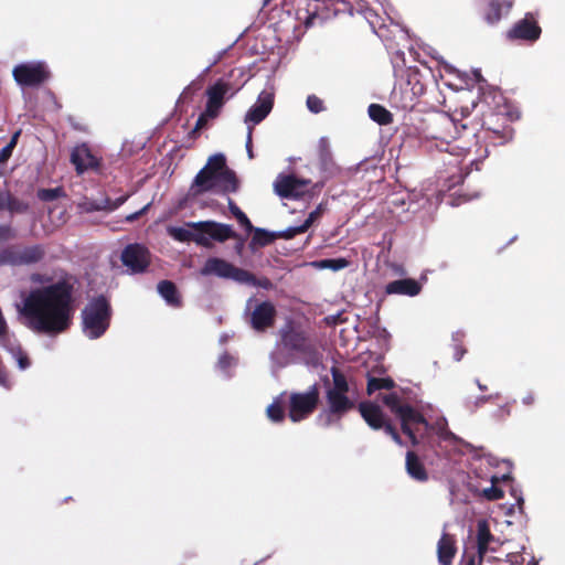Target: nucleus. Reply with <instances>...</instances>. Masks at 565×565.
Here are the masks:
<instances>
[{
    "instance_id": "49",
    "label": "nucleus",
    "mask_w": 565,
    "mask_h": 565,
    "mask_svg": "<svg viewBox=\"0 0 565 565\" xmlns=\"http://www.w3.org/2000/svg\"><path fill=\"white\" fill-rule=\"evenodd\" d=\"M58 189H42L39 191L38 196L42 201H53L57 198Z\"/></svg>"
},
{
    "instance_id": "28",
    "label": "nucleus",
    "mask_w": 565,
    "mask_h": 565,
    "mask_svg": "<svg viewBox=\"0 0 565 565\" xmlns=\"http://www.w3.org/2000/svg\"><path fill=\"white\" fill-rule=\"evenodd\" d=\"M492 542H494V536L490 532L488 522L479 520L477 524V543L480 558L488 552Z\"/></svg>"
},
{
    "instance_id": "48",
    "label": "nucleus",
    "mask_w": 565,
    "mask_h": 565,
    "mask_svg": "<svg viewBox=\"0 0 565 565\" xmlns=\"http://www.w3.org/2000/svg\"><path fill=\"white\" fill-rule=\"evenodd\" d=\"M252 285L255 287L266 289V290H270L274 288V284L268 277L257 278L255 275H254V281H252Z\"/></svg>"
},
{
    "instance_id": "24",
    "label": "nucleus",
    "mask_w": 565,
    "mask_h": 565,
    "mask_svg": "<svg viewBox=\"0 0 565 565\" xmlns=\"http://www.w3.org/2000/svg\"><path fill=\"white\" fill-rule=\"evenodd\" d=\"M422 291V285L413 278L397 279L385 286L387 295H404L415 297Z\"/></svg>"
},
{
    "instance_id": "64",
    "label": "nucleus",
    "mask_w": 565,
    "mask_h": 565,
    "mask_svg": "<svg viewBox=\"0 0 565 565\" xmlns=\"http://www.w3.org/2000/svg\"><path fill=\"white\" fill-rule=\"evenodd\" d=\"M236 238H239V242H238V244L236 246V249H237V252H241V249L243 247V244H244V241L238 235H237Z\"/></svg>"
},
{
    "instance_id": "60",
    "label": "nucleus",
    "mask_w": 565,
    "mask_h": 565,
    "mask_svg": "<svg viewBox=\"0 0 565 565\" xmlns=\"http://www.w3.org/2000/svg\"><path fill=\"white\" fill-rule=\"evenodd\" d=\"M534 401V396L532 394H527L523 397L522 402L524 405H531Z\"/></svg>"
},
{
    "instance_id": "62",
    "label": "nucleus",
    "mask_w": 565,
    "mask_h": 565,
    "mask_svg": "<svg viewBox=\"0 0 565 565\" xmlns=\"http://www.w3.org/2000/svg\"><path fill=\"white\" fill-rule=\"evenodd\" d=\"M246 149H247L249 158H253L252 143L248 145V138L246 139Z\"/></svg>"
},
{
    "instance_id": "63",
    "label": "nucleus",
    "mask_w": 565,
    "mask_h": 565,
    "mask_svg": "<svg viewBox=\"0 0 565 565\" xmlns=\"http://www.w3.org/2000/svg\"><path fill=\"white\" fill-rule=\"evenodd\" d=\"M316 19V15H311L306 20V26L309 28L312 24V21Z\"/></svg>"
},
{
    "instance_id": "8",
    "label": "nucleus",
    "mask_w": 565,
    "mask_h": 565,
    "mask_svg": "<svg viewBox=\"0 0 565 565\" xmlns=\"http://www.w3.org/2000/svg\"><path fill=\"white\" fill-rule=\"evenodd\" d=\"M311 180L300 179L295 174L280 173L274 182V190L277 195L282 199L298 200L305 195L312 196L316 192H319L323 184L315 183L311 188Z\"/></svg>"
},
{
    "instance_id": "2",
    "label": "nucleus",
    "mask_w": 565,
    "mask_h": 565,
    "mask_svg": "<svg viewBox=\"0 0 565 565\" xmlns=\"http://www.w3.org/2000/svg\"><path fill=\"white\" fill-rule=\"evenodd\" d=\"M332 382L326 381V408L319 414L322 426H331L354 409L360 394L356 384L349 381L334 365L331 367Z\"/></svg>"
},
{
    "instance_id": "17",
    "label": "nucleus",
    "mask_w": 565,
    "mask_h": 565,
    "mask_svg": "<svg viewBox=\"0 0 565 565\" xmlns=\"http://www.w3.org/2000/svg\"><path fill=\"white\" fill-rule=\"evenodd\" d=\"M541 33L542 29L535 20V17L533 13L529 12L523 19L514 23V25L508 31L507 38L512 41L520 40L533 43L540 39Z\"/></svg>"
},
{
    "instance_id": "19",
    "label": "nucleus",
    "mask_w": 565,
    "mask_h": 565,
    "mask_svg": "<svg viewBox=\"0 0 565 565\" xmlns=\"http://www.w3.org/2000/svg\"><path fill=\"white\" fill-rule=\"evenodd\" d=\"M220 183L221 177L206 167H203L194 177L189 188L186 199H194L206 192L216 193V189H220Z\"/></svg>"
},
{
    "instance_id": "18",
    "label": "nucleus",
    "mask_w": 565,
    "mask_h": 565,
    "mask_svg": "<svg viewBox=\"0 0 565 565\" xmlns=\"http://www.w3.org/2000/svg\"><path fill=\"white\" fill-rule=\"evenodd\" d=\"M359 411L363 419L369 424L373 429L384 428L385 433L390 435L394 441L401 444V438L396 430L392 427L391 424H386L384 420V415L379 405H375L371 402H363L359 404Z\"/></svg>"
},
{
    "instance_id": "4",
    "label": "nucleus",
    "mask_w": 565,
    "mask_h": 565,
    "mask_svg": "<svg viewBox=\"0 0 565 565\" xmlns=\"http://www.w3.org/2000/svg\"><path fill=\"white\" fill-rule=\"evenodd\" d=\"M186 227L169 226L167 232L169 236L178 242H194L196 245L206 248L212 246L211 241L224 243L237 237V233L231 225L215 221L189 222Z\"/></svg>"
},
{
    "instance_id": "3",
    "label": "nucleus",
    "mask_w": 565,
    "mask_h": 565,
    "mask_svg": "<svg viewBox=\"0 0 565 565\" xmlns=\"http://www.w3.org/2000/svg\"><path fill=\"white\" fill-rule=\"evenodd\" d=\"M493 104L487 102L481 105L480 129L473 132L478 140H482L486 146H502L513 139L514 129L511 122L514 120L510 106L502 97Z\"/></svg>"
},
{
    "instance_id": "15",
    "label": "nucleus",
    "mask_w": 565,
    "mask_h": 565,
    "mask_svg": "<svg viewBox=\"0 0 565 565\" xmlns=\"http://www.w3.org/2000/svg\"><path fill=\"white\" fill-rule=\"evenodd\" d=\"M274 107V94L263 90L257 102L246 113L244 122L248 128V145L252 143V135L254 127L260 124L271 111Z\"/></svg>"
},
{
    "instance_id": "31",
    "label": "nucleus",
    "mask_w": 565,
    "mask_h": 565,
    "mask_svg": "<svg viewBox=\"0 0 565 565\" xmlns=\"http://www.w3.org/2000/svg\"><path fill=\"white\" fill-rule=\"evenodd\" d=\"M488 99L487 98H483L479 102H471L470 105H465V106H460L459 108H456L454 110V118L457 119L456 120V124L458 125V122H461L460 124V128L462 130H466L468 128V124L467 122H462L465 119H467L471 114L472 111L477 110L478 114L480 115V110H481V105L482 104H487Z\"/></svg>"
},
{
    "instance_id": "16",
    "label": "nucleus",
    "mask_w": 565,
    "mask_h": 565,
    "mask_svg": "<svg viewBox=\"0 0 565 565\" xmlns=\"http://www.w3.org/2000/svg\"><path fill=\"white\" fill-rule=\"evenodd\" d=\"M120 259L131 273L138 274L147 270L151 263V255L146 246L135 243L122 249Z\"/></svg>"
},
{
    "instance_id": "9",
    "label": "nucleus",
    "mask_w": 565,
    "mask_h": 565,
    "mask_svg": "<svg viewBox=\"0 0 565 565\" xmlns=\"http://www.w3.org/2000/svg\"><path fill=\"white\" fill-rule=\"evenodd\" d=\"M280 342L286 350L297 353H315L309 333L299 323L287 321L279 330Z\"/></svg>"
},
{
    "instance_id": "57",
    "label": "nucleus",
    "mask_w": 565,
    "mask_h": 565,
    "mask_svg": "<svg viewBox=\"0 0 565 565\" xmlns=\"http://www.w3.org/2000/svg\"><path fill=\"white\" fill-rule=\"evenodd\" d=\"M326 320L329 324H338L342 322L341 315L328 316Z\"/></svg>"
},
{
    "instance_id": "35",
    "label": "nucleus",
    "mask_w": 565,
    "mask_h": 565,
    "mask_svg": "<svg viewBox=\"0 0 565 565\" xmlns=\"http://www.w3.org/2000/svg\"><path fill=\"white\" fill-rule=\"evenodd\" d=\"M367 111L370 118L379 125H390L393 122V115L391 111L380 104H371Z\"/></svg>"
},
{
    "instance_id": "20",
    "label": "nucleus",
    "mask_w": 565,
    "mask_h": 565,
    "mask_svg": "<svg viewBox=\"0 0 565 565\" xmlns=\"http://www.w3.org/2000/svg\"><path fill=\"white\" fill-rule=\"evenodd\" d=\"M232 90V84L224 79L216 81L206 89V115L218 116L222 107L224 106L226 95H234Z\"/></svg>"
},
{
    "instance_id": "21",
    "label": "nucleus",
    "mask_w": 565,
    "mask_h": 565,
    "mask_svg": "<svg viewBox=\"0 0 565 565\" xmlns=\"http://www.w3.org/2000/svg\"><path fill=\"white\" fill-rule=\"evenodd\" d=\"M277 310L270 301L258 303L249 316V324L256 332H265L274 327Z\"/></svg>"
},
{
    "instance_id": "55",
    "label": "nucleus",
    "mask_w": 565,
    "mask_h": 565,
    "mask_svg": "<svg viewBox=\"0 0 565 565\" xmlns=\"http://www.w3.org/2000/svg\"><path fill=\"white\" fill-rule=\"evenodd\" d=\"M440 435V438L444 439V440H449V441H460V439L455 436L451 431L443 428L439 433Z\"/></svg>"
},
{
    "instance_id": "46",
    "label": "nucleus",
    "mask_w": 565,
    "mask_h": 565,
    "mask_svg": "<svg viewBox=\"0 0 565 565\" xmlns=\"http://www.w3.org/2000/svg\"><path fill=\"white\" fill-rule=\"evenodd\" d=\"M17 237V232L11 225L0 224V243H4Z\"/></svg>"
},
{
    "instance_id": "32",
    "label": "nucleus",
    "mask_w": 565,
    "mask_h": 565,
    "mask_svg": "<svg viewBox=\"0 0 565 565\" xmlns=\"http://www.w3.org/2000/svg\"><path fill=\"white\" fill-rule=\"evenodd\" d=\"M252 233L253 237L249 243L252 249L268 246L277 239L276 232H269L265 228L255 227Z\"/></svg>"
},
{
    "instance_id": "33",
    "label": "nucleus",
    "mask_w": 565,
    "mask_h": 565,
    "mask_svg": "<svg viewBox=\"0 0 565 565\" xmlns=\"http://www.w3.org/2000/svg\"><path fill=\"white\" fill-rule=\"evenodd\" d=\"M382 371H379L381 374ZM377 371L373 370L367 373V393L371 395L373 392L382 388L390 390L394 387V381L391 377L377 376Z\"/></svg>"
},
{
    "instance_id": "22",
    "label": "nucleus",
    "mask_w": 565,
    "mask_h": 565,
    "mask_svg": "<svg viewBox=\"0 0 565 565\" xmlns=\"http://www.w3.org/2000/svg\"><path fill=\"white\" fill-rule=\"evenodd\" d=\"M71 162L74 164L77 174H83L88 170L97 171L100 167V159L92 152L87 143H81L73 148Z\"/></svg>"
},
{
    "instance_id": "5",
    "label": "nucleus",
    "mask_w": 565,
    "mask_h": 565,
    "mask_svg": "<svg viewBox=\"0 0 565 565\" xmlns=\"http://www.w3.org/2000/svg\"><path fill=\"white\" fill-rule=\"evenodd\" d=\"M111 307L105 296L92 299L82 310V329L84 334L95 340L105 334L110 326Z\"/></svg>"
},
{
    "instance_id": "7",
    "label": "nucleus",
    "mask_w": 565,
    "mask_h": 565,
    "mask_svg": "<svg viewBox=\"0 0 565 565\" xmlns=\"http://www.w3.org/2000/svg\"><path fill=\"white\" fill-rule=\"evenodd\" d=\"M456 120L447 115H438L431 118L424 130L426 147L430 148V142L435 141V147L439 151H447L450 142L460 136Z\"/></svg>"
},
{
    "instance_id": "42",
    "label": "nucleus",
    "mask_w": 565,
    "mask_h": 565,
    "mask_svg": "<svg viewBox=\"0 0 565 565\" xmlns=\"http://www.w3.org/2000/svg\"><path fill=\"white\" fill-rule=\"evenodd\" d=\"M308 228L305 226V224L302 223L301 225L299 226H292V227H288L287 230L285 231H281V232H276V235H277V238H284V239H291L294 238L296 235L298 234H302L305 232H307Z\"/></svg>"
},
{
    "instance_id": "47",
    "label": "nucleus",
    "mask_w": 565,
    "mask_h": 565,
    "mask_svg": "<svg viewBox=\"0 0 565 565\" xmlns=\"http://www.w3.org/2000/svg\"><path fill=\"white\" fill-rule=\"evenodd\" d=\"M463 338V332L458 331L454 333L452 341L455 342L454 350L456 351V353H467V349L462 344Z\"/></svg>"
},
{
    "instance_id": "40",
    "label": "nucleus",
    "mask_w": 565,
    "mask_h": 565,
    "mask_svg": "<svg viewBox=\"0 0 565 565\" xmlns=\"http://www.w3.org/2000/svg\"><path fill=\"white\" fill-rule=\"evenodd\" d=\"M490 480H491L492 484H491V487H489V488H484V489L482 490V495H483L484 498H487L488 500H498V499H501V498L503 497V492H502V490H501V489H499V488H497V487L494 486V483H495V482H497V480H498V477H495V476H491Z\"/></svg>"
},
{
    "instance_id": "61",
    "label": "nucleus",
    "mask_w": 565,
    "mask_h": 565,
    "mask_svg": "<svg viewBox=\"0 0 565 565\" xmlns=\"http://www.w3.org/2000/svg\"><path fill=\"white\" fill-rule=\"evenodd\" d=\"M199 131L200 130H196V127L194 126V128L190 131L189 137L193 139L196 138Z\"/></svg>"
},
{
    "instance_id": "53",
    "label": "nucleus",
    "mask_w": 565,
    "mask_h": 565,
    "mask_svg": "<svg viewBox=\"0 0 565 565\" xmlns=\"http://www.w3.org/2000/svg\"><path fill=\"white\" fill-rule=\"evenodd\" d=\"M320 159H321V162L323 163L324 167H327L329 163H333L332 162V157H331V152L330 150L328 149V147H324L322 150H321V153H320Z\"/></svg>"
},
{
    "instance_id": "54",
    "label": "nucleus",
    "mask_w": 565,
    "mask_h": 565,
    "mask_svg": "<svg viewBox=\"0 0 565 565\" xmlns=\"http://www.w3.org/2000/svg\"><path fill=\"white\" fill-rule=\"evenodd\" d=\"M17 363L20 370H25L31 365L29 355H18Z\"/></svg>"
},
{
    "instance_id": "13",
    "label": "nucleus",
    "mask_w": 565,
    "mask_h": 565,
    "mask_svg": "<svg viewBox=\"0 0 565 565\" xmlns=\"http://www.w3.org/2000/svg\"><path fill=\"white\" fill-rule=\"evenodd\" d=\"M318 396L316 385H312L307 392L290 394L288 416L291 422L298 423L308 417L318 404Z\"/></svg>"
},
{
    "instance_id": "30",
    "label": "nucleus",
    "mask_w": 565,
    "mask_h": 565,
    "mask_svg": "<svg viewBox=\"0 0 565 565\" xmlns=\"http://www.w3.org/2000/svg\"><path fill=\"white\" fill-rule=\"evenodd\" d=\"M157 289L168 305L173 307L181 306V298L174 282L171 280H161L158 284Z\"/></svg>"
},
{
    "instance_id": "23",
    "label": "nucleus",
    "mask_w": 565,
    "mask_h": 565,
    "mask_svg": "<svg viewBox=\"0 0 565 565\" xmlns=\"http://www.w3.org/2000/svg\"><path fill=\"white\" fill-rule=\"evenodd\" d=\"M513 7V0H488L483 19L489 25L497 24Z\"/></svg>"
},
{
    "instance_id": "45",
    "label": "nucleus",
    "mask_w": 565,
    "mask_h": 565,
    "mask_svg": "<svg viewBox=\"0 0 565 565\" xmlns=\"http://www.w3.org/2000/svg\"><path fill=\"white\" fill-rule=\"evenodd\" d=\"M326 211V203H320L312 212L309 213L308 217L303 222L305 226L309 227L319 220Z\"/></svg>"
},
{
    "instance_id": "52",
    "label": "nucleus",
    "mask_w": 565,
    "mask_h": 565,
    "mask_svg": "<svg viewBox=\"0 0 565 565\" xmlns=\"http://www.w3.org/2000/svg\"><path fill=\"white\" fill-rule=\"evenodd\" d=\"M149 207H150V203L146 204L139 211L126 216V221L134 222V221L138 220L140 216H142L148 211Z\"/></svg>"
},
{
    "instance_id": "58",
    "label": "nucleus",
    "mask_w": 565,
    "mask_h": 565,
    "mask_svg": "<svg viewBox=\"0 0 565 565\" xmlns=\"http://www.w3.org/2000/svg\"><path fill=\"white\" fill-rule=\"evenodd\" d=\"M310 356L312 359H311V361H307V364H310L313 369H318V365H319L318 358H319V355L313 354V355H310Z\"/></svg>"
},
{
    "instance_id": "12",
    "label": "nucleus",
    "mask_w": 565,
    "mask_h": 565,
    "mask_svg": "<svg viewBox=\"0 0 565 565\" xmlns=\"http://www.w3.org/2000/svg\"><path fill=\"white\" fill-rule=\"evenodd\" d=\"M204 167L221 177L220 189H216V193L226 195L238 191L239 180L235 171L226 166V158L223 153L209 157Z\"/></svg>"
},
{
    "instance_id": "26",
    "label": "nucleus",
    "mask_w": 565,
    "mask_h": 565,
    "mask_svg": "<svg viewBox=\"0 0 565 565\" xmlns=\"http://www.w3.org/2000/svg\"><path fill=\"white\" fill-rule=\"evenodd\" d=\"M233 264L226 262L225 259L218 257H211L205 262L200 273L202 276L214 275L220 278L228 279L233 270Z\"/></svg>"
},
{
    "instance_id": "34",
    "label": "nucleus",
    "mask_w": 565,
    "mask_h": 565,
    "mask_svg": "<svg viewBox=\"0 0 565 565\" xmlns=\"http://www.w3.org/2000/svg\"><path fill=\"white\" fill-rule=\"evenodd\" d=\"M406 469L408 475L415 480L425 481L427 479L424 466L413 452H407Z\"/></svg>"
},
{
    "instance_id": "56",
    "label": "nucleus",
    "mask_w": 565,
    "mask_h": 565,
    "mask_svg": "<svg viewBox=\"0 0 565 565\" xmlns=\"http://www.w3.org/2000/svg\"><path fill=\"white\" fill-rule=\"evenodd\" d=\"M227 203H228V210L233 214L234 217L243 212L232 199L228 198Z\"/></svg>"
},
{
    "instance_id": "1",
    "label": "nucleus",
    "mask_w": 565,
    "mask_h": 565,
    "mask_svg": "<svg viewBox=\"0 0 565 565\" xmlns=\"http://www.w3.org/2000/svg\"><path fill=\"white\" fill-rule=\"evenodd\" d=\"M74 284L65 278L33 290L25 298L22 315L40 333L58 334L72 324Z\"/></svg>"
},
{
    "instance_id": "38",
    "label": "nucleus",
    "mask_w": 565,
    "mask_h": 565,
    "mask_svg": "<svg viewBox=\"0 0 565 565\" xmlns=\"http://www.w3.org/2000/svg\"><path fill=\"white\" fill-rule=\"evenodd\" d=\"M349 264H350V262L345 258H327V259H321L318 263V266L320 268L332 269L335 271V270H340V269L348 267Z\"/></svg>"
},
{
    "instance_id": "43",
    "label": "nucleus",
    "mask_w": 565,
    "mask_h": 565,
    "mask_svg": "<svg viewBox=\"0 0 565 565\" xmlns=\"http://www.w3.org/2000/svg\"><path fill=\"white\" fill-rule=\"evenodd\" d=\"M308 109L313 114H319L324 110V104L317 95H309L306 100Z\"/></svg>"
},
{
    "instance_id": "11",
    "label": "nucleus",
    "mask_w": 565,
    "mask_h": 565,
    "mask_svg": "<svg viewBox=\"0 0 565 565\" xmlns=\"http://www.w3.org/2000/svg\"><path fill=\"white\" fill-rule=\"evenodd\" d=\"M204 167L221 177L220 189H216V193L226 195L238 191L239 180L235 171L226 166V158L223 153L209 157Z\"/></svg>"
},
{
    "instance_id": "44",
    "label": "nucleus",
    "mask_w": 565,
    "mask_h": 565,
    "mask_svg": "<svg viewBox=\"0 0 565 565\" xmlns=\"http://www.w3.org/2000/svg\"><path fill=\"white\" fill-rule=\"evenodd\" d=\"M236 365V359L234 355H221L217 362V369L223 374H228V370Z\"/></svg>"
},
{
    "instance_id": "14",
    "label": "nucleus",
    "mask_w": 565,
    "mask_h": 565,
    "mask_svg": "<svg viewBox=\"0 0 565 565\" xmlns=\"http://www.w3.org/2000/svg\"><path fill=\"white\" fill-rule=\"evenodd\" d=\"M14 81L24 87H35L50 78V71L43 62L21 63L12 71Z\"/></svg>"
},
{
    "instance_id": "25",
    "label": "nucleus",
    "mask_w": 565,
    "mask_h": 565,
    "mask_svg": "<svg viewBox=\"0 0 565 565\" xmlns=\"http://www.w3.org/2000/svg\"><path fill=\"white\" fill-rule=\"evenodd\" d=\"M391 100L395 107L402 110H412L419 102L405 83L394 87Z\"/></svg>"
},
{
    "instance_id": "41",
    "label": "nucleus",
    "mask_w": 565,
    "mask_h": 565,
    "mask_svg": "<svg viewBox=\"0 0 565 565\" xmlns=\"http://www.w3.org/2000/svg\"><path fill=\"white\" fill-rule=\"evenodd\" d=\"M20 131H17L11 140L0 150V163L6 162L12 154L14 147L17 146Z\"/></svg>"
},
{
    "instance_id": "10",
    "label": "nucleus",
    "mask_w": 565,
    "mask_h": 565,
    "mask_svg": "<svg viewBox=\"0 0 565 565\" xmlns=\"http://www.w3.org/2000/svg\"><path fill=\"white\" fill-rule=\"evenodd\" d=\"M6 265L25 266L41 262L45 256V248L41 244L31 246L10 245L1 249Z\"/></svg>"
},
{
    "instance_id": "6",
    "label": "nucleus",
    "mask_w": 565,
    "mask_h": 565,
    "mask_svg": "<svg viewBox=\"0 0 565 565\" xmlns=\"http://www.w3.org/2000/svg\"><path fill=\"white\" fill-rule=\"evenodd\" d=\"M382 401L399 418L402 429L409 437L412 444H417L418 437L424 436L428 430L426 419L409 405H403L396 393L383 395Z\"/></svg>"
},
{
    "instance_id": "39",
    "label": "nucleus",
    "mask_w": 565,
    "mask_h": 565,
    "mask_svg": "<svg viewBox=\"0 0 565 565\" xmlns=\"http://www.w3.org/2000/svg\"><path fill=\"white\" fill-rule=\"evenodd\" d=\"M228 279L252 285V281H254V274L246 269L233 266V270Z\"/></svg>"
},
{
    "instance_id": "59",
    "label": "nucleus",
    "mask_w": 565,
    "mask_h": 565,
    "mask_svg": "<svg viewBox=\"0 0 565 565\" xmlns=\"http://www.w3.org/2000/svg\"><path fill=\"white\" fill-rule=\"evenodd\" d=\"M0 385H3L6 387L10 386L8 381H7V377H6V375H4V373H3V371L1 369H0Z\"/></svg>"
},
{
    "instance_id": "51",
    "label": "nucleus",
    "mask_w": 565,
    "mask_h": 565,
    "mask_svg": "<svg viewBox=\"0 0 565 565\" xmlns=\"http://www.w3.org/2000/svg\"><path fill=\"white\" fill-rule=\"evenodd\" d=\"M217 116L206 115V109H204L195 122L196 130L203 129L207 125L209 119H214Z\"/></svg>"
},
{
    "instance_id": "37",
    "label": "nucleus",
    "mask_w": 565,
    "mask_h": 565,
    "mask_svg": "<svg viewBox=\"0 0 565 565\" xmlns=\"http://www.w3.org/2000/svg\"><path fill=\"white\" fill-rule=\"evenodd\" d=\"M281 398L282 395L275 398L266 409L267 417L274 423H280L285 418V409Z\"/></svg>"
},
{
    "instance_id": "29",
    "label": "nucleus",
    "mask_w": 565,
    "mask_h": 565,
    "mask_svg": "<svg viewBox=\"0 0 565 565\" xmlns=\"http://www.w3.org/2000/svg\"><path fill=\"white\" fill-rule=\"evenodd\" d=\"M456 553L455 539L444 533L438 542V559L443 565H450Z\"/></svg>"
},
{
    "instance_id": "27",
    "label": "nucleus",
    "mask_w": 565,
    "mask_h": 565,
    "mask_svg": "<svg viewBox=\"0 0 565 565\" xmlns=\"http://www.w3.org/2000/svg\"><path fill=\"white\" fill-rule=\"evenodd\" d=\"M29 204L15 198L10 191L0 190V212L8 211L11 214L25 213Z\"/></svg>"
},
{
    "instance_id": "50",
    "label": "nucleus",
    "mask_w": 565,
    "mask_h": 565,
    "mask_svg": "<svg viewBox=\"0 0 565 565\" xmlns=\"http://www.w3.org/2000/svg\"><path fill=\"white\" fill-rule=\"evenodd\" d=\"M235 218L237 220L238 224L245 228L247 233H252V231L255 228L244 212L239 213L237 216H235Z\"/></svg>"
},
{
    "instance_id": "36",
    "label": "nucleus",
    "mask_w": 565,
    "mask_h": 565,
    "mask_svg": "<svg viewBox=\"0 0 565 565\" xmlns=\"http://www.w3.org/2000/svg\"><path fill=\"white\" fill-rule=\"evenodd\" d=\"M405 84L409 87L418 100L426 93V84L423 82L422 75L418 71L411 72Z\"/></svg>"
}]
</instances>
